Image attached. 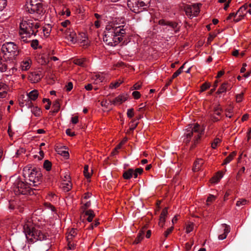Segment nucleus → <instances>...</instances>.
<instances>
[{"instance_id": "f257e3e1", "label": "nucleus", "mask_w": 251, "mask_h": 251, "mask_svg": "<svg viewBox=\"0 0 251 251\" xmlns=\"http://www.w3.org/2000/svg\"><path fill=\"white\" fill-rule=\"evenodd\" d=\"M127 31L128 26L124 23H110L106 26L103 41L109 46H116L123 40Z\"/></svg>"}, {"instance_id": "f03ea898", "label": "nucleus", "mask_w": 251, "mask_h": 251, "mask_svg": "<svg viewBox=\"0 0 251 251\" xmlns=\"http://www.w3.org/2000/svg\"><path fill=\"white\" fill-rule=\"evenodd\" d=\"M23 230L26 238L31 242L46 239L47 236L42 230V227L37 224H33L32 220L30 219L25 220Z\"/></svg>"}, {"instance_id": "7ed1b4c3", "label": "nucleus", "mask_w": 251, "mask_h": 251, "mask_svg": "<svg viewBox=\"0 0 251 251\" xmlns=\"http://www.w3.org/2000/svg\"><path fill=\"white\" fill-rule=\"evenodd\" d=\"M183 138V142L188 144L191 142L192 148L197 144L203 134V129L198 124L189 125L184 130Z\"/></svg>"}, {"instance_id": "20e7f679", "label": "nucleus", "mask_w": 251, "mask_h": 251, "mask_svg": "<svg viewBox=\"0 0 251 251\" xmlns=\"http://www.w3.org/2000/svg\"><path fill=\"white\" fill-rule=\"evenodd\" d=\"M40 25L36 20H23L20 24L19 34L21 38L25 42L27 41V38L31 35H35L37 29Z\"/></svg>"}, {"instance_id": "39448f33", "label": "nucleus", "mask_w": 251, "mask_h": 251, "mask_svg": "<svg viewBox=\"0 0 251 251\" xmlns=\"http://www.w3.org/2000/svg\"><path fill=\"white\" fill-rule=\"evenodd\" d=\"M23 176L29 181V185L31 186H36L40 184L42 174L40 171L35 167H25L23 170Z\"/></svg>"}, {"instance_id": "423d86ee", "label": "nucleus", "mask_w": 251, "mask_h": 251, "mask_svg": "<svg viewBox=\"0 0 251 251\" xmlns=\"http://www.w3.org/2000/svg\"><path fill=\"white\" fill-rule=\"evenodd\" d=\"M1 51L5 59L12 61L16 59L18 56L20 50L14 43L6 42L2 46Z\"/></svg>"}, {"instance_id": "0eeeda50", "label": "nucleus", "mask_w": 251, "mask_h": 251, "mask_svg": "<svg viewBox=\"0 0 251 251\" xmlns=\"http://www.w3.org/2000/svg\"><path fill=\"white\" fill-rule=\"evenodd\" d=\"M151 2V0H128L127 6L133 12L139 13L147 10Z\"/></svg>"}, {"instance_id": "6e6552de", "label": "nucleus", "mask_w": 251, "mask_h": 251, "mask_svg": "<svg viewBox=\"0 0 251 251\" xmlns=\"http://www.w3.org/2000/svg\"><path fill=\"white\" fill-rule=\"evenodd\" d=\"M30 186L29 184L17 179L14 184L13 190L16 195L30 194Z\"/></svg>"}, {"instance_id": "1a4fd4ad", "label": "nucleus", "mask_w": 251, "mask_h": 251, "mask_svg": "<svg viewBox=\"0 0 251 251\" xmlns=\"http://www.w3.org/2000/svg\"><path fill=\"white\" fill-rule=\"evenodd\" d=\"M26 9L30 13L41 15L44 13L42 4L37 2L36 0H28L26 3Z\"/></svg>"}, {"instance_id": "9d476101", "label": "nucleus", "mask_w": 251, "mask_h": 251, "mask_svg": "<svg viewBox=\"0 0 251 251\" xmlns=\"http://www.w3.org/2000/svg\"><path fill=\"white\" fill-rule=\"evenodd\" d=\"M38 96V91L34 90L29 92L27 96L23 97L22 100L20 101V106L24 107L26 106L27 107H30L32 105L31 100H35Z\"/></svg>"}, {"instance_id": "9b49d317", "label": "nucleus", "mask_w": 251, "mask_h": 251, "mask_svg": "<svg viewBox=\"0 0 251 251\" xmlns=\"http://www.w3.org/2000/svg\"><path fill=\"white\" fill-rule=\"evenodd\" d=\"M186 14L190 18L197 16L200 12V6L198 4L187 5L185 7Z\"/></svg>"}, {"instance_id": "f8f14e48", "label": "nucleus", "mask_w": 251, "mask_h": 251, "mask_svg": "<svg viewBox=\"0 0 251 251\" xmlns=\"http://www.w3.org/2000/svg\"><path fill=\"white\" fill-rule=\"evenodd\" d=\"M65 179L63 180L61 183V187L64 192H68L71 189L72 184L70 180V178L69 176H65Z\"/></svg>"}, {"instance_id": "ddd939ff", "label": "nucleus", "mask_w": 251, "mask_h": 251, "mask_svg": "<svg viewBox=\"0 0 251 251\" xmlns=\"http://www.w3.org/2000/svg\"><path fill=\"white\" fill-rule=\"evenodd\" d=\"M248 7V5L247 4H245L243 6H242L238 10V11L236 13V14H237L239 17H241V18H237L234 19V21L235 22H239L241 19L245 16V15L247 13H248V11H247V9Z\"/></svg>"}, {"instance_id": "4468645a", "label": "nucleus", "mask_w": 251, "mask_h": 251, "mask_svg": "<svg viewBox=\"0 0 251 251\" xmlns=\"http://www.w3.org/2000/svg\"><path fill=\"white\" fill-rule=\"evenodd\" d=\"M127 100V97L125 95H121L115 98L113 100H110V102L115 105H120Z\"/></svg>"}, {"instance_id": "2eb2a0df", "label": "nucleus", "mask_w": 251, "mask_h": 251, "mask_svg": "<svg viewBox=\"0 0 251 251\" xmlns=\"http://www.w3.org/2000/svg\"><path fill=\"white\" fill-rule=\"evenodd\" d=\"M222 111V108L219 105H216L214 108V114L211 117V120L213 122H217L220 120L218 117L215 115L220 116Z\"/></svg>"}, {"instance_id": "dca6fc26", "label": "nucleus", "mask_w": 251, "mask_h": 251, "mask_svg": "<svg viewBox=\"0 0 251 251\" xmlns=\"http://www.w3.org/2000/svg\"><path fill=\"white\" fill-rule=\"evenodd\" d=\"M32 61L30 58H27L21 63L20 68L23 71H27L31 66Z\"/></svg>"}, {"instance_id": "f3484780", "label": "nucleus", "mask_w": 251, "mask_h": 251, "mask_svg": "<svg viewBox=\"0 0 251 251\" xmlns=\"http://www.w3.org/2000/svg\"><path fill=\"white\" fill-rule=\"evenodd\" d=\"M42 77V75L37 72H32L29 75V80L32 83H35L39 81Z\"/></svg>"}, {"instance_id": "a211bd4d", "label": "nucleus", "mask_w": 251, "mask_h": 251, "mask_svg": "<svg viewBox=\"0 0 251 251\" xmlns=\"http://www.w3.org/2000/svg\"><path fill=\"white\" fill-rule=\"evenodd\" d=\"M168 214V209L167 208H165L163 209L161 212V213L159 218V221L158 223V225L160 226L163 227L165 222L166 217Z\"/></svg>"}, {"instance_id": "6ab92c4d", "label": "nucleus", "mask_w": 251, "mask_h": 251, "mask_svg": "<svg viewBox=\"0 0 251 251\" xmlns=\"http://www.w3.org/2000/svg\"><path fill=\"white\" fill-rule=\"evenodd\" d=\"M223 227L224 228V232L223 234H221L219 235L218 239L219 240H224L226 239L227 237V234L230 232V228L229 226L226 225V224H223L222 225Z\"/></svg>"}, {"instance_id": "aec40b11", "label": "nucleus", "mask_w": 251, "mask_h": 251, "mask_svg": "<svg viewBox=\"0 0 251 251\" xmlns=\"http://www.w3.org/2000/svg\"><path fill=\"white\" fill-rule=\"evenodd\" d=\"M231 86L230 84L227 82H225L221 85L218 91L217 92V93L221 94L226 92L228 89H231Z\"/></svg>"}, {"instance_id": "412c9836", "label": "nucleus", "mask_w": 251, "mask_h": 251, "mask_svg": "<svg viewBox=\"0 0 251 251\" xmlns=\"http://www.w3.org/2000/svg\"><path fill=\"white\" fill-rule=\"evenodd\" d=\"M203 164V161L201 159H198L195 162L194 164V167L193 168V170L194 172L199 171L201 170V167Z\"/></svg>"}, {"instance_id": "4be33fe9", "label": "nucleus", "mask_w": 251, "mask_h": 251, "mask_svg": "<svg viewBox=\"0 0 251 251\" xmlns=\"http://www.w3.org/2000/svg\"><path fill=\"white\" fill-rule=\"evenodd\" d=\"M159 24L160 25H167L172 28L176 29L177 28V24L176 23L166 21L164 20H161L159 21Z\"/></svg>"}, {"instance_id": "5701e85b", "label": "nucleus", "mask_w": 251, "mask_h": 251, "mask_svg": "<svg viewBox=\"0 0 251 251\" xmlns=\"http://www.w3.org/2000/svg\"><path fill=\"white\" fill-rule=\"evenodd\" d=\"M84 216H86L87 220L89 222H91L95 216L94 213L92 210H86L84 211Z\"/></svg>"}, {"instance_id": "b1692460", "label": "nucleus", "mask_w": 251, "mask_h": 251, "mask_svg": "<svg viewBox=\"0 0 251 251\" xmlns=\"http://www.w3.org/2000/svg\"><path fill=\"white\" fill-rule=\"evenodd\" d=\"M223 176V173L222 172H218L210 179V181L212 183H217Z\"/></svg>"}, {"instance_id": "393cba45", "label": "nucleus", "mask_w": 251, "mask_h": 251, "mask_svg": "<svg viewBox=\"0 0 251 251\" xmlns=\"http://www.w3.org/2000/svg\"><path fill=\"white\" fill-rule=\"evenodd\" d=\"M95 80L96 81V83L102 82L105 79V75L103 73L96 74L94 76Z\"/></svg>"}, {"instance_id": "a878e982", "label": "nucleus", "mask_w": 251, "mask_h": 251, "mask_svg": "<svg viewBox=\"0 0 251 251\" xmlns=\"http://www.w3.org/2000/svg\"><path fill=\"white\" fill-rule=\"evenodd\" d=\"M132 173H133V169H129L126 171L123 174V177L126 179H129L132 177Z\"/></svg>"}, {"instance_id": "bb28decb", "label": "nucleus", "mask_w": 251, "mask_h": 251, "mask_svg": "<svg viewBox=\"0 0 251 251\" xmlns=\"http://www.w3.org/2000/svg\"><path fill=\"white\" fill-rule=\"evenodd\" d=\"M144 231L143 230H141L139 231L137 238L135 239L134 241L133 242V244H137L139 242H140L143 239L144 236Z\"/></svg>"}, {"instance_id": "cd10ccee", "label": "nucleus", "mask_w": 251, "mask_h": 251, "mask_svg": "<svg viewBox=\"0 0 251 251\" xmlns=\"http://www.w3.org/2000/svg\"><path fill=\"white\" fill-rule=\"evenodd\" d=\"M86 60L85 58H77L74 59V63L76 65L84 67L85 66Z\"/></svg>"}, {"instance_id": "c85d7f7f", "label": "nucleus", "mask_w": 251, "mask_h": 251, "mask_svg": "<svg viewBox=\"0 0 251 251\" xmlns=\"http://www.w3.org/2000/svg\"><path fill=\"white\" fill-rule=\"evenodd\" d=\"M236 153L235 151L232 152L224 160L223 164H226L229 163L235 157Z\"/></svg>"}, {"instance_id": "c756f323", "label": "nucleus", "mask_w": 251, "mask_h": 251, "mask_svg": "<svg viewBox=\"0 0 251 251\" xmlns=\"http://www.w3.org/2000/svg\"><path fill=\"white\" fill-rule=\"evenodd\" d=\"M143 170L141 168H136L135 170H133V173H132V177L134 178H137L138 175H140L142 174Z\"/></svg>"}, {"instance_id": "7c9ffc66", "label": "nucleus", "mask_w": 251, "mask_h": 251, "mask_svg": "<svg viewBox=\"0 0 251 251\" xmlns=\"http://www.w3.org/2000/svg\"><path fill=\"white\" fill-rule=\"evenodd\" d=\"M60 104L58 100H55L53 102L52 105V112L57 113L59 110Z\"/></svg>"}, {"instance_id": "2f4dec72", "label": "nucleus", "mask_w": 251, "mask_h": 251, "mask_svg": "<svg viewBox=\"0 0 251 251\" xmlns=\"http://www.w3.org/2000/svg\"><path fill=\"white\" fill-rule=\"evenodd\" d=\"M185 63L183 65H182L172 75V79H174L178 76L182 72V70L184 68V66L185 64Z\"/></svg>"}, {"instance_id": "473e14b6", "label": "nucleus", "mask_w": 251, "mask_h": 251, "mask_svg": "<svg viewBox=\"0 0 251 251\" xmlns=\"http://www.w3.org/2000/svg\"><path fill=\"white\" fill-rule=\"evenodd\" d=\"M186 232L189 233L193 231L194 229V224L192 223H188L186 225Z\"/></svg>"}, {"instance_id": "72a5a7b5", "label": "nucleus", "mask_w": 251, "mask_h": 251, "mask_svg": "<svg viewBox=\"0 0 251 251\" xmlns=\"http://www.w3.org/2000/svg\"><path fill=\"white\" fill-rule=\"evenodd\" d=\"M31 111L32 113L36 117H38L40 115L41 110L38 107H33L31 109Z\"/></svg>"}, {"instance_id": "f704fd0d", "label": "nucleus", "mask_w": 251, "mask_h": 251, "mask_svg": "<svg viewBox=\"0 0 251 251\" xmlns=\"http://www.w3.org/2000/svg\"><path fill=\"white\" fill-rule=\"evenodd\" d=\"M122 83L123 81L119 80L117 82L111 83L110 84L109 87L111 89H115L118 87Z\"/></svg>"}, {"instance_id": "c9c22d12", "label": "nucleus", "mask_w": 251, "mask_h": 251, "mask_svg": "<svg viewBox=\"0 0 251 251\" xmlns=\"http://www.w3.org/2000/svg\"><path fill=\"white\" fill-rule=\"evenodd\" d=\"M248 202L246 199H240L237 201L236 205L238 207L243 206L247 204Z\"/></svg>"}, {"instance_id": "e433bc0d", "label": "nucleus", "mask_w": 251, "mask_h": 251, "mask_svg": "<svg viewBox=\"0 0 251 251\" xmlns=\"http://www.w3.org/2000/svg\"><path fill=\"white\" fill-rule=\"evenodd\" d=\"M7 67L5 63L2 61V59L0 58V71L4 72L7 70Z\"/></svg>"}, {"instance_id": "4c0bfd02", "label": "nucleus", "mask_w": 251, "mask_h": 251, "mask_svg": "<svg viewBox=\"0 0 251 251\" xmlns=\"http://www.w3.org/2000/svg\"><path fill=\"white\" fill-rule=\"evenodd\" d=\"M44 167L47 171H50L51 169V164L49 160H46L44 163Z\"/></svg>"}, {"instance_id": "58836bf2", "label": "nucleus", "mask_w": 251, "mask_h": 251, "mask_svg": "<svg viewBox=\"0 0 251 251\" xmlns=\"http://www.w3.org/2000/svg\"><path fill=\"white\" fill-rule=\"evenodd\" d=\"M221 142L219 138H216L211 144V147L213 149H216L218 145Z\"/></svg>"}, {"instance_id": "ea45409f", "label": "nucleus", "mask_w": 251, "mask_h": 251, "mask_svg": "<svg viewBox=\"0 0 251 251\" xmlns=\"http://www.w3.org/2000/svg\"><path fill=\"white\" fill-rule=\"evenodd\" d=\"M81 45L84 47H87L89 45V41L86 37L80 42Z\"/></svg>"}, {"instance_id": "a19ab883", "label": "nucleus", "mask_w": 251, "mask_h": 251, "mask_svg": "<svg viewBox=\"0 0 251 251\" xmlns=\"http://www.w3.org/2000/svg\"><path fill=\"white\" fill-rule=\"evenodd\" d=\"M89 167L88 165H85L84 168V175L86 178H90L91 176V174L88 173Z\"/></svg>"}, {"instance_id": "79ce46f5", "label": "nucleus", "mask_w": 251, "mask_h": 251, "mask_svg": "<svg viewBox=\"0 0 251 251\" xmlns=\"http://www.w3.org/2000/svg\"><path fill=\"white\" fill-rule=\"evenodd\" d=\"M77 234V231L76 229L72 228L69 232V235H68V239L70 238V237H71L70 238L72 237H74L76 236Z\"/></svg>"}, {"instance_id": "37998d69", "label": "nucleus", "mask_w": 251, "mask_h": 251, "mask_svg": "<svg viewBox=\"0 0 251 251\" xmlns=\"http://www.w3.org/2000/svg\"><path fill=\"white\" fill-rule=\"evenodd\" d=\"M216 197L213 195H210L207 199L206 202L207 204L209 205L210 203L214 201L216 199Z\"/></svg>"}, {"instance_id": "c03bdc74", "label": "nucleus", "mask_w": 251, "mask_h": 251, "mask_svg": "<svg viewBox=\"0 0 251 251\" xmlns=\"http://www.w3.org/2000/svg\"><path fill=\"white\" fill-rule=\"evenodd\" d=\"M210 87V84L205 82L203 83L201 86V92H203Z\"/></svg>"}, {"instance_id": "a18cd8bd", "label": "nucleus", "mask_w": 251, "mask_h": 251, "mask_svg": "<svg viewBox=\"0 0 251 251\" xmlns=\"http://www.w3.org/2000/svg\"><path fill=\"white\" fill-rule=\"evenodd\" d=\"M43 31L45 36L47 37L50 35L51 31V27L49 26L48 27H44Z\"/></svg>"}, {"instance_id": "49530a36", "label": "nucleus", "mask_w": 251, "mask_h": 251, "mask_svg": "<svg viewBox=\"0 0 251 251\" xmlns=\"http://www.w3.org/2000/svg\"><path fill=\"white\" fill-rule=\"evenodd\" d=\"M70 40L72 42H75L76 41V34L74 32H72L70 34Z\"/></svg>"}, {"instance_id": "de8ad7c7", "label": "nucleus", "mask_w": 251, "mask_h": 251, "mask_svg": "<svg viewBox=\"0 0 251 251\" xmlns=\"http://www.w3.org/2000/svg\"><path fill=\"white\" fill-rule=\"evenodd\" d=\"M127 116L128 118H131L134 116V110L133 108L128 109L127 111Z\"/></svg>"}, {"instance_id": "09e8293b", "label": "nucleus", "mask_w": 251, "mask_h": 251, "mask_svg": "<svg viewBox=\"0 0 251 251\" xmlns=\"http://www.w3.org/2000/svg\"><path fill=\"white\" fill-rule=\"evenodd\" d=\"M6 5V0H0V11L3 10Z\"/></svg>"}, {"instance_id": "8fccbe9b", "label": "nucleus", "mask_w": 251, "mask_h": 251, "mask_svg": "<svg viewBox=\"0 0 251 251\" xmlns=\"http://www.w3.org/2000/svg\"><path fill=\"white\" fill-rule=\"evenodd\" d=\"M243 95V93H241L237 95L236 97V100L237 102H240L242 100Z\"/></svg>"}, {"instance_id": "3c124183", "label": "nucleus", "mask_w": 251, "mask_h": 251, "mask_svg": "<svg viewBox=\"0 0 251 251\" xmlns=\"http://www.w3.org/2000/svg\"><path fill=\"white\" fill-rule=\"evenodd\" d=\"M109 104H111V102H110V100H109V101H108L107 100H103L101 102V105L102 106V107H106V108H108V105Z\"/></svg>"}, {"instance_id": "603ef678", "label": "nucleus", "mask_w": 251, "mask_h": 251, "mask_svg": "<svg viewBox=\"0 0 251 251\" xmlns=\"http://www.w3.org/2000/svg\"><path fill=\"white\" fill-rule=\"evenodd\" d=\"M82 202L83 204V206H82L83 208L86 209L91 205V202L90 201H85L84 200H82Z\"/></svg>"}, {"instance_id": "864d4df0", "label": "nucleus", "mask_w": 251, "mask_h": 251, "mask_svg": "<svg viewBox=\"0 0 251 251\" xmlns=\"http://www.w3.org/2000/svg\"><path fill=\"white\" fill-rule=\"evenodd\" d=\"M38 45V41L37 40H33L31 43V46L34 49H37Z\"/></svg>"}, {"instance_id": "5fc2aeb1", "label": "nucleus", "mask_w": 251, "mask_h": 251, "mask_svg": "<svg viewBox=\"0 0 251 251\" xmlns=\"http://www.w3.org/2000/svg\"><path fill=\"white\" fill-rule=\"evenodd\" d=\"M132 95L135 99H138L141 96L140 93L138 91L133 92Z\"/></svg>"}, {"instance_id": "6e6d98bb", "label": "nucleus", "mask_w": 251, "mask_h": 251, "mask_svg": "<svg viewBox=\"0 0 251 251\" xmlns=\"http://www.w3.org/2000/svg\"><path fill=\"white\" fill-rule=\"evenodd\" d=\"M59 153L61 155L66 157V158H68L69 156V153L68 151H60V152Z\"/></svg>"}, {"instance_id": "4d7b16f0", "label": "nucleus", "mask_w": 251, "mask_h": 251, "mask_svg": "<svg viewBox=\"0 0 251 251\" xmlns=\"http://www.w3.org/2000/svg\"><path fill=\"white\" fill-rule=\"evenodd\" d=\"M232 109H226V117L231 118V117L232 116Z\"/></svg>"}, {"instance_id": "13d9d810", "label": "nucleus", "mask_w": 251, "mask_h": 251, "mask_svg": "<svg viewBox=\"0 0 251 251\" xmlns=\"http://www.w3.org/2000/svg\"><path fill=\"white\" fill-rule=\"evenodd\" d=\"M174 229V227L173 226H172L171 227L168 228L164 233V236H165V237H167L168 235L172 232V231H173Z\"/></svg>"}, {"instance_id": "bf43d9fd", "label": "nucleus", "mask_w": 251, "mask_h": 251, "mask_svg": "<svg viewBox=\"0 0 251 251\" xmlns=\"http://www.w3.org/2000/svg\"><path fill=\"white\" fill-rule=\"evenodd\" d=\"M73 83L71 82H69L66 86V90L67 91H70L73 89Z\"/></svg>"}, {"instance_id": "052dcab7", "label": "nucleus", "mask_w": 251, "mask_h": 251, "mask_svg": "<svg viewBox=\"0 0 251 251\" xmlns=\"http://www.w3.org/2000/svg\"><path fill=\"white\" fill-rule=\"evenodd\" d=\"M141 87V85L139 84V83H137L135 84L132 88H131V90H139Z\"/></svg>"}, {"instance_id": "680f3d73", "label": "nucleus", "mask_w": 251, "mask_h": 251, "mask_svg": "<svg viewBox=\"0 0 251 251\" xmlns=\"http://www.w3.org/2000/svg\"><path fill=\"white\" fill-rule=\"evenodd\" d=\"M70 24V22L69 20H66V21H65L64 22H62L61 23V25L63 26L64 27H67Z\"/></svg>"}, {"instance_id": "e2e57ef3", "label": "nucleus", "mask_w": 251, "mask_h": 251, "mask_svg": "<svg viewBox=\"0 0 251 251\" xmlns=\"http://www.w3.org/2000/svg\"><path fill=\"white\" fill-rule=\"evenodd\" d=\"M78 119L77 116H75L72 118V122L74 124H76L78 123Z\"/></svg>"}, {"instance_id": "0e129e2a", "label": "nucleus", "mask_w": 251, "mask_h": 251, "mask_svg": "<svg viewBox=\"0 0 251 251\" xmlns=\"http://www.w3.org/2000/svg\"><path fill=\"white\" fill-rule=\"evenodd\" d=\"M66 133L67 135L71 136H73L75 135V133L73 132H72L71 129H67L66 131Z\"/></svg>"}, {"instance_id": "69168bd1", "label": "nucleus", "mask_w": 251, "mask_h": 251, "mask_svg": "<svg viewBox=\"0 0 251 251\" xmlns=\"http://www.w3.org/2000/svg\"><path fill=\"white\" fill-rule=\"evenodd\" d=\"M66 14L67 17H69L71 15V12L68 9L62 13V15Z\"/></svg>"}, {"instance_id": "338daca9", "label": "nucleus", "mask_w": 251, "mask_h": 251, "mask_svg": "<svg viewBox=\"0 0 251 251\" xmlns=\"http://www.w3.org/2000/svg\"><path fill=\"white\" fill-rule=\"evenodd\" d=\"M249 118V115L247 114H244L243 116H242V122H244V121H245L246 120H247V119H248Z\"/></svg>"}, {"instance_id": "774afa93", "label": "nucleus", "mask_w": 251, "mask_h": 251, "mask_svg": "<svg viewBox=\"0 0 251 251\" xmlns=\"http://www.w3.org/2000/svg\"><path fill=\"white\" fill-rule=\"evenodd\" d=\"M92 85L91 84H88L85 86V88L87 90H91L92 89Z\"/></svg>"}]
</instances>
